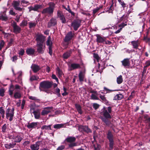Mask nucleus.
<instances>
[{"label":"nucleus","mask_w":150,"mask_h":150,"mask_svg":"<svg viewBox=\"0 0 150 150\" xmlns=\"http://www.w3.org/2000/svg\"><path fill=\"white\" fill-rule=\"evenodd\" d=\"M41 142H37L35 144L31 145L30 148L32 150H38L39 149V146L41 143Z\"/></svg>","instance_id":"nucleus-19"},{"label":"nucleus","mask_w":150,"mask_h":150,"mask_svg":"<svg viewBox=\"0 0 150 150\" xmlns=\"http://www.w3.org/2000/svg\"><path fill=\"white\" fill-rule=\"evenodd\" d=\"M51 109L50 107H47L45 108L42 111L41 115H45L47 114L50 112V110Z\"/></svg>","instance_id":"nucleus-20"},{"label":"nucleus","mask_w":150,"mask_h":150,"mask_svg":"<svg viewBox=\"0 0 150 150\" xmlns=\"http://www.w3.org/2000/svg\"><path fill=\"white\" fill-rule=\"evenodd\" d=\"M111 112L112 108L109 106L107 108V110L104 109L102 112V115L104 117H101L100 118L107 125L109 126L111 123L108 119H110L112 118L110 114Z\"/></svg>","instance_id":"nucleus-1"},{"label":"nucleus","mask_w":150,"mask_h":150,"mask_svg":"<svg viewBox=\"0 0 150 150\" xmlns=\"http://www.w3.org/2000/svg\"><path fill=\"white\" fill-rule=\"evenodd\" d=\"M7 128V125L6 124H4L2 127V132H6V130Z\"/></svg>","instance_id":"nucleus-57"},{"label":"nucleus","mask_w":150,"mask_h":150,"mask_svg":"<svg viewBox=\"0 0 150 150\" xmlns=\"http://www.w3.org/2000/svg\"><path fill=\"white\" fill-rule=\"evenodd\" d=\"M74 33H72L71 31L68 32L65 36L64 40L65 41V42H67L71 40L74 37Z\"/></svg>","instance_id":"nucleus-16"},{"label":"nucleus","mask_w":150,"mask_h":150,"mask_svg":"<svg viewBox=\"0 0 150 150\" xmlns=\"http://www.w3.org/2000/svg\"><path fill=\"white\" fill-rule=\"evenodd\" d=\"M55 92L56 93H57V96L58 97H60L61 96L60 94V90L58 88H57L55 89Z\"/></svg>","instance_id":"nucleus-53"},{"label":"nucleus","mask_w":150,"mask_h":150,"mask_svg":"<svg viewBox=\"0 0 150 150\" xmlns=\"http://www.w3.org/2000/svg\"><path fill=\"white\" fill-rule=\"evenodd\" d=\"M37 51L40 53L42 54L45 50V46L44 44H37Z\"/></svg>","instance_id":"nucleus-13"},{"label":"nucleus","mask_w":150,"mask_h":150,"mask_svg":"<svg viewBox=\"0 0 150 150\" xmlns=\"http://www.w3.org/2000/svg\"><path fill=\"white\" fill-rule=\"evenodd\" d=\"M4 42L3 40L1 41L0 42V50H1L4 47Z\"/></svg>","instance_id":"nucleus-55"},{"label":"nucleus","mask_w":150,"mask_h":150,"mask_svg":"<svg viewBox=\"0 0 150 150\" xmlns=\"http://www.w3.org/2000/svg\"><path fill=\"white\" fill-rule=\"evenodd\" d=\"M37 125V122H33L30 123H28L27 126L29 129L35 128L36 127Z\"/></svg>","instance_id":"nucleus-24"},{"label":"nucleus","mask_w":150,"mask_h":150,"mask_svg":"<svg viewBox=\"0 0 150 150\" xmlns=\"http://www.w3.org/2000/svg\"><path fill=\"white\" fill-rule=\"evenodd\" d=\"M51 125H49L48 126L47 125H44L42 126L41 127V129L42 130L44 129H50L51 130Z\"/></svg>","instance_id":"nucleus-43"},{"label":"nucleus","mask_w":150,"mask_h":150,"mask_svg":"<svg viewBox=\"0 0 150 150\" xmlns=\"http://www.w3.org/2000/svg\"><path fill=\"white\" fill-rule=\"evenodd\" d=\"M5 90L3 88H1L0 89V96L1 97H3L4 96Z\"/></svg>","instance_id":"nucleus-50"},{"label":"nucleus","mask_w":150,"mask_h":150,"mask_svg":"<svg viewBox=\"0 0 150 150\" xmlns=\"http://www.w3.org/2000/svg\"><path fill=\"white\" fill-rule=\"evenodd\" d=\"M64 125V124H57L54 125V127L55 129H58L63 127Z\"/></svg>","instance_id":"nucleus-39"},{"label":"nucleus","mask_w":150,"mask_h":150,"mask_svg":"<svg viewBox=\"0 0 150 150\" xmlns=\"http://www.w3.org/2000/svg\"><path fill=\"white\" fill-rule=\"evenodd\" d=\"M81 20L79 19H77L73 21L71 23V25L73 27L74 30H78V28L81 25Z\"/></svg>","instance_id":"nucleus-6"},{"label":"nucleus","mask_w":150,"mask_h":150,"mask_svg":"<svg viewBox=\"0 0 150 150\" xmlns=\"http://www.w3.org/2000/svg\"><path fill=\"white\" fill-rule=\"evenodd\" d=\"M93 108L95 110L97 109L99 107V104L96 103H94L93 104Z\"/></svg>","instance_id":"nucleus-58"},{"label":"nucleus","mask_w":150,"mask_h":150,"mask_svg":"<svg viewBox=\"0 0 150 150\" xmlns=\"http://www.w3.org/2000/svg\"><path fill=\"white\" fill-rule=\"evenodd\" d=\"M34 115L36 119H38L40 117V113L39 111L37 110L36 111H33V112Z\"/></svg>","instance_id":"nucleus-32"},{"label":"nucleus","mask_w":150,"mask_h":150,"mask_svg":"<svg viewBox=\"0 0 150 150\" xmlns=\"http://www.w3.org/2000/svg\"><path fill=\"white\" fill-rule=\"evenodd\" d=\"M20 4L19 1H14L13 2L12 4L14 9L20 11H22L23 8L19 7Z\"/></svg>","instance_id":"nucleus-11"},{"label":"nucleus","mask_w":150,"mask_h":150,"mask_svg":"<svg viewBox=\"0 0 150 150\" xmlns=\"http://www.w3.org/2000/svg\"><path fill=\"white\" fill-rule=\"evenodd\" d=\"M14 97L16 99L19 98L21 97V95L19 92H17L15 93Z\"/></svg>","instance_id":"nucleus-40"},{"label":"nucleus","mask_w":150,"mask_h":150,"mask_svg":"<svg viewBox=\"0 0 150 150\" xmlns=\"http://www.w3.org/2000/svg\"><path fill=\"white\" fill-rule=\"evenodd\" d=\"M145 67H147L150 66V60L146 62L145 63Z\"/></svg>","instance_id":"nucleus-64"},{"label":"nucleus","mask_w":150,"mask_h":150,"mask_svg":"<svg viewBox=\"0 0 150 150\" xmlns=\"http://www.w3.org/2000/svg\"><path fill=\"white\" fill-rule=\"evenodd\" d=\"M49 5L48 7L43 9L41 12L42 14L49 16L53 14L54 9V4L53 3H49Z\"/></svg>","instance_id":"nucleus-2"},{"label":"nucleus","mask_w":150,"mask_h":150,"mask_svg":"<svg viewBox=\"0 0 150 150\" xmlns=\"http://www.w3.org/2000/svg\"><path fill=\"white\" fill-rule=\"evenodd\" d=\"M13 138L14 140V142L16 143L20 142L23 139V137L20 133L16 134L15 136L13 137Z\"/></svg>","instance_id":"nucleus-15"},{"label":"nucleus","mask_w":150,"mask_h":150,"mask_svg":"<svg viewBox=\"0 0 150 150\" xmlns=\"http://www.w3.org/2000/svg\"><path fill=\"white\" fill-rule=\"evenodd\" d=\"M18 78L21 81L22 79L21 76L22 75V72L21 71H19L18 73Z\"/></svg>","instance_id":"nucleus-56"},{"label":"nucleus","mask_w":150,"mask_h":150,"mask_svg":"<svg viewBox=\"0 0 150 150\" xmlns=\"http://www.w3.org/2000/svg\"><path fill=\"white\" fill-rule=\"evenodd\" d=\"M100 98L104 102H106L107 101V100L105 95H100Z\"/></svg>","instance_id":"nucleus-47"},{"label":"nucleus","mask_w":150,"mask_h":150,"mask_svg":"<svg viewBox=\"0 0 150 150\" xmlns=\"http://www.w3.org/2000/svg\"><path fill=\"white\" fill-rule=\"evenodd\" d=\"M76 138L74 137H68L65 140V141L67 143H70L68 145L69 147L70 148H72L73 147L76 146L77 143L75 142L76 140Z\"/></svg>","instance_id":"nucleus-3"},{"label":"nucleus","mask_w":150,"mask_h":150,"mask_svg":"<svg viewBox=\"0 0 150 150\" xmlns=\"http://www.w3.org/2000/svg\"><path fill=\"white\" fill-rule=\"evenodd\" d=\"M129 14L128 13H125L119 19V21L120 22L127 20L128 18Z\"/></svg>","instance_id":"nucleus-28"},{"label":"nucleus","mask_w":150,"mask_h":150,"mask_svg":"<svg viewBox=\"0 0 150 150\" xmlns=\"http://www.w3.org/2000/svg\"><path fill=\"white\" fill-rule=\"evenodd\" d=\"M93 54L94 58L96 59L98 62L99 60L100 59V57L98 54H97L95 53H93Z\"/></svg>","instance_id":"nucleus-44"},{"label":"nucleus","mask_w":150,"mask_h":150,"mask_svg":"<svg viewBox=\"0 0 150 150\" xmlns=\"http://www.w3.org/2000/svg\"><path fill=\"white\" fill-rule=\"evenodd\" d=\"M24 52L25 51L24 50L21 49L20 50L18 54L19 55L22 56L24 54Z\"/></svg>","instance_id":"nucleus-59"},{"label":"nucleus","mask_w":150,"mask_h":150,"mask_svg":"<svg viewBox=\"0 0 150 150\" xmlns=\"http://www.w3.org/2000/svg\"><path fill=\"white\" fill-rule=\"evenodd\" d=\"M27 24V21L25 20H23L20 24V26L22 27H24L26 26Z\"/></svg>","instance_id":"nucleus-38"},{"label":"nucleus","mask_w":150,"mask_h":150,"mask_svg":"<svg viewBox=\"0 0 150 150\" xmlns=\"http://www.w3.org/2000/svg\"><path fill=\"white\" fill-rule=\"evenodd\" d=\"M43 8V5L40 4H36L33 6H30L28 7L29 11H32L39 12V10Z\"/></svg>","instance_id":"nucleus-10"},{"label":"nucleus","mask_w":150,"mask_h":150,"mask_svg":"<svg viewBox=\"0 0 150 150\" xmlns=\"http://www.w3.org/2000/svg\"><path fill=\"white\" fill-rule=\"evenodd\" d=\"M71 52V51H68L65 52L63 54V58L64 59H67L70 56Z\"/></svg>","instance_id":"nucleus-29"},{"label":"nucleus","mask_w":150,"mask_h":150,"mask_svg":"<svg viewBox=\"0 0 150 150\" xmlns=\"http://www.w3.org/2000/svg\"><path fill=\"white\" fill-rule=\"evenodd\" d=\"M114 8L113 7V4H112L109 8H108L107 9V11L109 13H113V11Z\"/></svg>","instance_id":"nucleus-41"},{"label":"nucleus","mask_w":150,"mask_h":150,"mask_svg":"<svg viewBox=\"0 0 150 150\" xmlns=\"http://www.w3.org/2000/svg\"><path fill=\"white\" fill-rule=\"evenodd\" d=\"M57 24V22L56 19L54 18H51L48 22L47 27L50 28L56 25Z\"/></svg>","instance_id":"nucleus-18"},{"label":"nucleus","mask_w":150,"mask_h":150,"mask_svg":"<svg viewBox=\"0 0 150 150\" xmlns=\"http://www.w3.org/2000/svg\"><path fill=\"white\" fill-rule=\"evenodd\" d=\"M85 77V73L82 71H80L79 74V79L80 82L83 81Z\"/></svg>","instance_id":"nucleus-22"},{"label":"nucleus","mask_w":150,"mask_h":150,"mask_svg":"<svg viewBox=\"0 0 150 150\" xmlns=\"http://www.w3.org/2000/svg\"><path fill=\"white\" fill-rule=\"evenodd\" d=\"M0 19L3 21H6L8 20V18L6 15H2L0 16Z\"/></svg>","instance_id":"nucleus-42"},{"label":"nucleus","mask_w":150,"mask_h":150,"mask_svg":"<svg viewBox=\"0 0 150 150\" xmlns=\"http://www.w3.org/2000/svg\"><path fill=\"white\" fill-rule=\"evenodd\" d=\"M28 98L30 100H33L35 101L39 100L35 96H28Z\"/></svg>","instance_id":"nucleus-45"},{"label":"nucleus","mask_w":150,"mask_h":150,"mask_svg":"<svg viewBox=\"0 0 150 150\" xmlns=\"http://www.w3.org/2000/svg\"><path fill=\"white\" fill-rule=\"evenodd\" d=\"M28 23L29 27L30 28L35 27L36 25V23L35 22H30Z\"/></svg>","instance_id":"nucleus-46"},{"label":"nucleus","mask_w":150,"mask_h":150,"mask_svg":"<svg viewBox=\"0 0 150 150\" xmlns=\"http://www.w3.org/2000/svg\"><path fill=\"white\" fill-rule=\"evenodd\" d=\"M11 26L13 28V32L17 34L19 33L21 31V28L17 25L16 22L14 21L13 22L11 23Z\"/></svg>","instance_id":"nucleus-7"},{"label":"nucleus","mask_w":150,"mask_h":150,"mask_svg":"<svg viewBox=\"0 0 150 150\" xmlns=\"http://www.w3.org/2000/svg\"><path fill=\"white\" fill-rule=\"evenodd\" d=\"M127 25V22H126L124 23H122L121 24L118 25V27L120 28H122H122H124L125 26Z\"/></svg>","instance_id":"nucleus-48"},{"label":"nucleus","mask_w":150,"mask_h":150,"mask_svg":"<svg viewBox=\"0 0 150 150\" xmlns=\"http://www.w3.org/2000/svg\"><path fill=\"white\" fill-rule=\"evenodd\" d=\"M52 79H55L57 82L58 81V79L55 75L52 74Z\"/></svg>","instance_id":"nucleus-63"},{"label":"nucleus","mask_w":150,"mask_h":150,"mask_svg":"<svg viewBox=\"0 0 150 150\" xmlns=\"http://www.w3.org/2000/svg\"><path fill=\"white\" fill-rule=\"evenodd\" d=\"M9 146L10 147V148H13L14 146L16 145V142H14V143H10L9 144Z\"/></svg>","instance_id":"nucleus-61"},{"label":"nucleus","mask_w":150,"mask_h":150,"mask_svg":"<svg viewBox=\"0 0 150 150\" xmlns=\"http://www.w3.org/2000/svg\"><path fill=\"white\" fill-rule=\"evenodd\" d=\"M35 50L32 48H27L26 50V53L28 55H32L35 53Z\"/></svg>","instance_id":"nucleus-23"},{"label":"nucleus","mask_w":150,"mask_h":150,"mask_svg":"<svg viewBox=\"0 0 150 150\" xmlns=\"http://www.w3.org/2000/svg\"><path fill=\"white\" fill-rule=\"evenodd\" d=\"M75 106L78 112L80 114H81L82 113V111L81 106L77 104L75 105Z\"/></svg>","instance_id":"nucleus-33"},{"label":"nucleus","mask_w":150,"mask_h":150,"mask_svg":"<svg viewBox=\"0 0 150 150\" xmlns=\"http://www.w3.org/2000/svg\"><path fill=\"white\" fill-rule=\"evenodd\" d=\"M38 79V76L35 75H33L30 77V81H32L35 80H37Z\"/></svg>","instance_id":"nucleus-37"},{"label":"nucleus","mask_w":150,"mask_h":150,"mask_svg":"<svg viewBox=\"0 0 150 150\" xmlns=\"http://www.w3.org/2000/svg\"><path fill=\"white\" fill-rule=\"evenodd\" d=\"M52 85V83L48 81H44L40 82V88L42 89V91L47 92L46 90L50 88Z\"/></svg>","instance_id":"nucleus-4"},{"label":"nucleus","mask_w":150,"mask_h":150,"mask_svg":"<svg viewBox=\"0 0 150 150\" xmlns=\"http://www.w3.org/2000/svg\"><path fill=\"white\" fill-rule=\"evenodd\" d=\"M81 68L80 65L79 64L76 63H72L68 65V70L71 71L77 69Z\"/></svg>","instance_id":"nucleus-8"},{"label":"nucleus","mask_w":150,"mask_h":150,"mask_svg":"<svg viewBox=\"0 0 150 150\" xmlns=\"http://www.w3.org/2000/svg\"><path fill=\"white\" fill-rule=\"evenodd\" d=\"M121 62L122 65L125 67H127L128 68L130 66L129 59L127 58L121 61Z\"/></svg>","instance_id":"nucleus-17"},{"label":"nucleus","mask_w":150,"mask_h":150,"mask_svg":"<svg viewBox=\"0 0 150 150\" xmlns=\"http://www.w3.org/2000/svg\"><path fill=\"white\" fill-rule=\"evenodd\" d=\"M109 142V146L111 149L113 148V146L114 145V141L113 140H110Z\"/></svg>","instance_id":"nucleus-52"},{"label":"nucleus","mask_w":150,"mask_h":150,"mask_svg":"<svg viewBox=\"0 0 150 150\" xmlns=\"http://www.w3.org/2000/svg\"><path fill=\"white\" fill-rule=\"evenodd\" d=\"M107 137L109 141L113 140V135L111 132L109 131L107 134Z\"/></svg>","instance_id":"nucleus-31"},{"label":"nucleus","mask_w":150,"mask_h":150,"mask_svg":"<svg viewBox=\"0 0 150 150\" xmlns=\"http://www.w3.org/2000/svg\"><path fill=\"white\" fill-rule=\"evenodd\" d=\"M91 98V99L98 100L99 99V98L97 96L94 94H92Z\"/></svg>","instance_id":"nucleus-49"},{"label":"nucleus","mask_w":150,"mask_h":150,"mask_svg":"<svg viewBox=\"0 0 150 150\" xmlns=\"http://www.w3.org/2000/svg\"><path fill=\"white\" fill-rule=\"evenodd\" d=\"M96 41L98 43H104L105 39L99 35H97Z\"/></svg>","instance_id":"nucleus-30"},{"label":"nucleus","mask_w":150,"mask_h":150,"mask_svg":"<svg viewBox=\"0 0 150 150\" xmlns=\"http://www.w3.org/2000/svg\"><path fill=\"white\" fill-rule=\"evenodd\" d=\"M104 91H106V93H110L114 91V90H110L105 87H104Z\"/></svg>","instance_id":"nucleus-51"},{"label":"nucleus","mask_w":150,"mask_h":150,"mask_svg":"<svg viewBox=\"0 0 150 150\" xmlns=\"http://www.w3.org/2000/svg\"><path fill=\"white\" fill-rule=\"evenodd\" d=\"M25 103V100L24 99H23L22 100V104H21V107L22 109H23L24 108Z\"/></svg>","instance_id":"nucleus-62"},{"label":"nucleus","mask_w":150,"mask_h":150,"mask_svg":"<svg viewBox=\"0 0 150 150\" xmlns=\"http://www.w3.org/2000/svg\"><path fill=\"white\" fill-rule=\"evenodd\" d=\"M58 18H59L62 23H65L66 20L65 17L62 13L61 11H58L57 12Z\"/></svg>","instance_id":"nucleus-14"},{"label":"nucleus","mask_w":150,"mask_h":150,"mask_svg":"<svg viewBox=\"0 0 150 150\" xmlns=\"http://www.w3.org/2000/svg\"><path fill=\"white\" fill-rule=\"evenodd\" d=\"M31 68L34 73H36L40 69L39 67L35 64H33L31 66Z\"/></svg>","instance_id":"nucleus-21"},{"label":"nucleus","mask_w":150,"mask_h":150,"mask_svg":"<svg viewBox=\"0 0 150 150\" xmlns=\"http://www.w3.org/2000/svg\"><path fill=\"white\" fill-rule=\"evenodd\" d=\"M45 40V37L42 35H37L36 38L37 42V44H43Z\"/></svg>","instance_id":"nucleus-12"},{"label":"nucleus","mask_w":150,"mask_h":150,"mask_svg":"<svg viewBox=\"0 0 150 150\" xmlns=\"http://www.w3.org/2000/svg\"><path fill=\"white\" fill-rule=\"evenodd\" d=\"M0 113L3 118H4L5 117V111L4 109L2 107H0Z\"/></svg>","instance_id":"nucleus-36"},{"label":"nucleus","mask_w":150,"mask_h":150,"mask_svg":"<svg viewBox=\"0 0 150 150\" xmlns=\"http://www.w3.org/2000/svg\"><path fill=\"white\" fill-rule=\"evenodd\" d=\"M82 129L83 130L87 133H89L91 132V130L90 129L88 128L87 126H85L82 127Z\"/></svg>","instance_id":"nucleus-35"},{"label":"nucleus","mask_w":150,"mask_h":150,"mask_svg":"<svg viewBox=\"0 0 150 150\" xmlns=\"http://www.w3.org/2000/svg\"><path fill=\"white\" fill-rule=\"evenodd\" d=\"M14 108H12L11 109L8 108L6 110V118L8 119L10 121H12L13 118L14 114Z\"/></svg>","instance_id":"nucleus-5"},{"label":"nucleus","mask_w":150,"mask_h":150,"mask_svg":"<svg viewBox=\"0 0 150 150\" xmlns=\"http://www.w3.org/2000/svg\"><path fill=\"white\" fill-rule=\"evenodd\" d=\"M65 147L64 145H61L59 146L57 149V150H63L65 148Z\"/></svg>","instance_id":"nucleus-60"},{"label":"nucleus","mask_w":150,"mask_h":150,"mask_svg":"<svg viewBox=\"0 0 150 150\" xmlns=\"http://www.w3.org/2000/svg\"><path fill=\"white\" fill-rule=\"evenodd\" d=\"M134 91H133L131 93V95L129 96V97L128 98L127 100H131L132 98L134 97Z\"/></svg>","instance_id":"nucleus-54"},{"label":"nucleus","mask_w":150,"mask_h":150,"mask_svg":"<svg viewBox=\"0 0 150 150\" xmlns=\"http://www.w3.org/2000/svg\"><path fill=\"white\" fill-rule=\"evenodd\" d=\"M46 45L49 46V53L51 56H52V43L51 41V38L50 36H49L48 37L46 42Z\"/></svg>","instance_id":"nucleus-9"},{"label":"nucleus","mask_w":150,"mask_h":150,"mask_svg":"<svg viewBox=\"0 0 150 150\" xmlns=\"http://www.w3.org/2000/svg\"><path fill=\"white\" fill-rule=\"evenodd\" d=\"M124 97L123 95L122 94H118L115 96L113 100H120L122 99Z\"/></svg>","instance_id":"nucleus-27"},{"label":"nucleus","mask_w":150,"mask_h":150,"mask_svg":"<svg viewBox=\"0 0 150 150\" xmlns=\"http://www.w3.org/2000/svg\"><path fill=\"white\" fill-rule=\"evenodd\" d=\"M56 74L60 78L61 77L62 75L63 74V72L62 70L60 69V68L57 67L56 68Z\"/></svg>","instance_id":"nucleus-25"},{"label":"nucleus","mask_w":150,"mask_h":150,"mask_svg":"<svg viewBox=\"0 0 150 150\" xmlns=\"http://www.w3.org/2000/svg\"><path fill=\"white\" fill-rule=\"evenodd\" d=\"M133 48L134 49H137L139 45V42L138 40L136 41H132L131 42Z\"/></svg>","instance_id":"nucleus-26"},{"label":"nucleus","mask_w":150,"mask_h":150,"mask_svg":"<svg viewBox=\"0 0 150 150\" xmlns=\"http://www.w3.org/2000/svg\"><path fill=\"white\" fill-rule=\"evenodd\" d=\"M123 81L122 76L120 75L119 76L117 79V82L118 84L121 83Z\"/></svg>","instance_id":"nucleus-34"}]
</instances>
